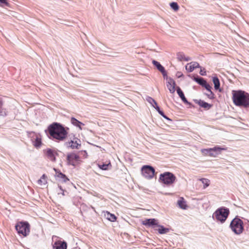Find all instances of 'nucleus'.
Instances as JSON below:
<instances>
[{
    "label": "nucleus",
    "instance_id": "1",
    "mask_svg": "<svg viewBox=\"0 0 249 249\" xmlns=\"http://www.w3.org/2000/svg\"><path fill=\"white\" fill-rule=\"evenodd\" d=\"M45 133L50 139L57 142L64 141L68 135V132L64 126L57 122L50 124L45 130Z\"/></svg>",
    "mask_w": 249,
    "mask_h": 249
},
{
    "label": "nucleus",
    "instance_id": "2",
    "mask_svg": "<svg viewBox=\"0 0 249 249\" xmlns=\"http://www.w3.org/2000/svg\"><path fill=\"white\" fill-rule=\"evenodd\" d=\"M232 101L238 107L247 108L249 107V93L241 90H232Z\"/></svg>",
    "mask_w": 249,
    "mask_h": 249
},
{
    "label": "nucleus",
    "instance_id": "3",
    "mask_svg": "<svg viewBox=\"0 0 249 249\" xmlns=\"http://www.w3.org/2000/svg\"><path fill=\"white\" fill-rule=\"evenodd\" d=\"M230 228L234 234L240 235L244 230L243 221L236 216L231 222Z\"/></svg>",
    "mask_w": 249,
    "mask_h": 249
},
{
    "label": "nucleus",
    "instance_id": "4",
    "mask_svg": "<svg viewBox=\"0 0 249 249\" xmlns=\"http://www.w3.org/2000/svg\"><path fill=\"white\" fill-rule=\"evenodd\" d=\"M230 214L229 209L225 207H222L217 209L213 214V217H215L217 221L223 223L227 219Z\"/></svg>",
    "mask_w": 249,
    "mask_h": 249
},
{
    "label": "nucleus",
    "instance_id": "5",
    "mask_svg": "<svg viewBox=\"0 0 249 249\" xmlns=\"http://www.w3.org/2000/svg\"><path fill=\"white\" fill-rule=\"evenodd\" d=\"M176 180V176L172 173L169 172H165L160 175L159 181L166 185V186H170L174 183Z\"/></svg>",
    "mask_w": 249,
    "mask_h": 249
},
{
    "label": "nucleus",
    "instance_id": "6",
    "mask_svg": "<svg viewBox=\"0 0 249 249\" xmlns=\"http://www.w3.org/2000/svg\"><path fill=\"white\" fill-rule=\"evenodd\" d=\"M30 224L27 221H20L18 222L16 226V229L19 234L24 236H27L30 232Z\"/></svg>",
    "mask_w": 249,
    "mask_h": 249
},
{
    "label": "nucleus",
    "instance_id": "7",
    "mask_svg": "<svg viewBox=\"0 0 249 249\" xmlns=\"http://www.w3.org/2000/svg\"><path fill=\"white\" fill-rule=\"evenodd\" d=\"M223 150H225V149L219 146H215L211 148L202 149L201 151L205 156L216 157L218 155L221 154V151Z\"/></svg>",
    "mask_w": 249,
    "mask_h": 249
},
{
    "label": "nucleus",
    "instance_id": "8",
    "mask_svg": "<svg viewBox=\"0 0 249 249\" xmlns=\"http://www.w3.org/2000/svg\"><path fill=\"white\" fill-rule=\"evenodd\" d=\"M143 176L147 179H152L155 175V170L150 165H143L141 169Z\"/></svg>",
    "mask_w": 249,
    "mask_h": 249
},
{
    "label": "nucleus",
    "instance_id": "9",
    "mask_svg": "<svg viewBox=\"0 0 249 249\" xmlns=\"http://www.w3.org/2000/svg\"><path fill=\"white\" fill-rule=\"evenodd\" d=\"M80 157L78 155L74 153H71L67 155V160L68 164L71 165L72 166H75V161H78Z\"/></svg>",
    "mask_w": 249,
    "mask_h": 249
},
{
    "label": "nucleus",
    "instance_id": "10",
    "mask_svg": "<svg viewBox=\"0 0 249 249\" xmlns=\"http://www.w3.org/2000/svg\"><path fill=\"white\" fill-rule=\"evenodd\" d=\"M44 152L46 156L50 160L52 161H55V156L57 155V153L56 151L52 149L47 148L46 150H44Z\"/></svg>",
    "mask_w": 249,
    "mask_h": 249
},
{
    "label": "nucleus",
    "instance_id": "11",
    "mask_svg": "<svg viewBox=\"0 0 249 249\" xmlns=\"http://www.w3.org/2000/svg\"><path fill=\"white\" fill-rule=\"evenodd\" d=\"M142 224L146 226V227H154L157 226L158 225V223L157 222V220L155 218H149L146 219L142 221Z\"/></svg>",
    "mask_w": 249,
    "mask_h": 249
},
{
    "label": "nucleus",
    "instance_id": "12",
    "mask_svg": "<svg viewBox=\"0 0 249 249\" xmlns=\"http://www.w3.org/2000/svg\"><path fill=\"white\" fill-rule=\"evenodd\" d=\"M53 248L54 249H67V244L64 241H57L54 243Z\"/></svg>",
    "mask_w": 249,
    "mask_h": 249
},
{
    "label": "nucleus",
    "instance_id": "13",
    "mask_svg": "<svg viewBox=\"0 0 249 249\" xmlns=\"http://www.w3.org/2000/svg\"><path fill=\"white\" fill-rule=\"evenodd\" d=\"M176 85L175 81L173 79L169 78L167 82V87L171 93L175 92Z\"/></svg>",
    "mask_w": 249,
    "mask_h": 249
},
{
    "label": "nucleus",
    "instance_id": "14",
    "mask_svg": "<svg viewBox=\"0 0 249 249\" xmlns=\"http://www.w3.org/2000/svg\"><path fill=\"white\" fill-rule=\"evenodd\" d=\"M197 68H200V66L199 63L196 62H192L188 63L185 67L186 70L190 72L193 71L195 69Z\"/></svg>",
    "mask_w": 249,
    "mask_h": 249
},
{
    "label": "nucleus",
    "instance_id": "15",
    "mask_svg": "<svg viewBox=\"0 0 249 249\" xmlns=\"http://www.w3.org/2000/svg\"><path fill=\"white\" fill-rule=\"evenodd\" d=\"M196 103L200 107L206 109H209L212 107V105L209 104L201 100H195Z\"/></svg>",
    "mask_w": 249,
    "mask_h": 249
},
{
    "label": "nucleus",
    "instance_id": "16",
    "mask_svg": "<svg viewBox=\"0 0 249 249\" xmlns=\"http://www.w3.org/2000/svg\"><path fill=\"white\" fill-rule=\"evenodd\" d=\"M177 93L178 94L179 97L181 98L182 101L184 103L190 105V103H189L187 101V99L186 98V97L184 96L183 92L182 91V90L179 87H178L177 88Z\"/></svg>",
    "mask_w": 249,
    "mask_h": 249
},
{
    "label": "nucleus",
    "instance_id": "17",
    "mask_svg": "<svg viewBox=\"0 0 249 249\" xmlns=\"http://www.w3.org/2000/svg\"><path fill=\"white\" fill-rule=\"evenodd\" d=\"M213 82L214 84V89L216 90H218L219 92H221L222 89L220 88V84L218 78L217 76L213 77Z\"/></svg>",
    "mask_w": 249,
    "mask_h": 249
},
{
    "label": "nucleus",
    "instance_id": "18",
    "mask_svg": "<svg viewBox=\"0 0 249 249\" xmlns=\"http://www.w3.org/2000/svg\"><path fill=\"white\" fill-rule=\"evenodd\" d=\"M66 144L67 146L70 147L72 149H79L81 146V144L78 143L77 141L74 142L73 141H71L70 142H66Z\"/></svg>",
    "mask_w": 249,
    "mask_h": 249
},
{
    "label": "nucleus",
    "instance_id": "19",
    "mask_svg": "<svg viewBox=\"0 0 249 249\" xmlns=\"http://www.w3.org/2000/svg\"><path fill=\"white\" fill-rule=\"evenodd\" d=\"M71 123L74 125V126H76L78 127H79L81 130L82 129V128L81 127V125H84V124L82 123V122L79 121L76 119H75L74 117H72L71 120Z\"/></svg>",
    "mask_w": 249,
    "mask_h": 249
},
{
    "label": "nucleus",
    "instance_id": "20",
    "mask_svg": "<svg viewBox=\"0 0 249 249\" xmlns=\"http://www.w3.org/2000/svg\"><path fill=\"white\" fill-rule=\"evenodd\" d=\"M157 226L159 228L158 231L160 234H165L169 231V229L168 228H165L164 226L162 225H160L158 224V225Z\"/></svg>",
    "mask_w": 249,
    "mask_h": 249
},
{
    "label": "nucleus",
    "instance_id": "21",
    "mask_svg": "<svg viewBox=\"0 0 249 249\" xmlns=\"http://www.w3.org/2000/svg\"><path fill=\"white\" fill-rule=\"evenodd\" d=\"M152 64L154 65L155 67H156V68L160 71L161 72L162 71H163V70H165L163 66H162L159 62L153 60H152Z\"/></svg>",
    "mask_w": 249,
    "mask_h": 249
},
{
    "label": "nucleus",
    "instance_id": "22",
    "mask_svg": "<svg viewBox=\"0 0 249 249\" xmlns=\"http://www.w3.org/2000/svg\"><path fill=\"white\" fill-rule=\"evenodd\" d=\"M178 204L181 209L183 210L186 209L187 207L186 202L184 201L183 197H181L180 199L178 201Z\"/></svg>",
    "mask_w": 249,
    "mask_h": 249
},
{
    "label": "nucleus",
    "instance_id": "23",
    "mask_svg": "<svg viewBox=\"0 0 249 249\" xmlns=\"http://www.w3.org/2000/svg\"><path fill=\"white\" fill-rule=\"evenodd\" d=\"M194 80L199 85L202 87H203L204 85L207 83L206 81L203 78L201 77L198 76L197 77H195Z\"/></svg>",
    "mask_w": 249,
    "mask_h": 249
},
{
    "label": "nucleus",
    "instance_id": "24",
    "mask_svg": "<svg viewBox=\"0 0 249 249\" xmlns=\"http://www.w3.org/2000/svg\"><path fill=\"white\" fill-rule=\"evenodd\" d=\"M42 144L41 139L36 137L35 140L33 141V145L36 148H39Z\"/></svg>",
    "mask_w": 249,
    "mask_h": 249
},
{
    "label": "nucleus",
    "instance_id": "25",
    "mask_svg": "<svg viewBox=\"0 0 249 249\" xmlns=\"http://www.w3.org/2000/svg\"><path fill=\"white\" fill-rule=\"evenodd\" d=\"M47 176L43 174L41 178L37 180V183L39 185H45L47 183Z\"/></svg>",
    "mask_w": 249,
    "mask_h": 249
},
{
    "label": "nucleus",
    "instance_id": "26",
    "mask_svg": "<svg viewBox=\"0 0 249 249\" xmlns=\"http://www.w3.org/2000/svg\"><path fill=\"white\" fill-rule=\"evenodd\" d=\"M105 215L107 217V218L111 222H114L116 220L117 218L115 215L113 214L110 213L109 212H107Z\"/></svg>",
    "mask_w": 249,
    "mask_h": 249
},
{
    "label": "nucleus",
    "instance_id": "27",
    "mask_svg": "<svg viewBox=\"0 0 249 249\" xmlns=\"http://www.w3.org/2000/svg\"><path fill=\"white\" fill-rule=\"evenodd\" d=\"M204 185V188H206L210 185V180L208 179L202 178L200 179Z\"/></svg>",
    "mask_w": 249,
    "mask_h": 249
},
{
    "label": "nucleus",
    "instance_id": "28",
    "mask_svg": "<svg viewBox=\"0 0 249 249\" xmlns=\"http://www.w3.org/2000/svg\"><path fill=\"white\" fill-rule=\"evenodd\" d=\"M109 166H111L110 163H109L108 164H104L103 163L102 164H99V167L103 170H107L108 169Z\"/></svg>",
    "mask_w": 249,
    "mask_h": 249
},
{
    "label": "nucleus",
    "instance_id": "29",
    "mask_svg": "<svg viewBox=\"0 0 249 249\" xmlns=\"http://www.w3.org/2000/svg\"><path fill=\"white\" fill-rule=\"evenodd\" d=\"M57 177L62 179L63 181L66 182L67 181L69 180V179L66 176V175L61 172L58 173Z\"/></svg>",
    "mask_w": 249,
    "mask_h": 249
},
{
    "label": "nucleus",
    "instance_id": "30",
    "mask_svg": "<svg viewBox=\"0 0 249 249\" xmlns=\"http://www.w3.org/2000/svg\"><path fill=\"white\" fill-rule=\"evenodd\" d=\"M171 7L175 11H177L179 9L178 3L176 2H172L170 4Z\"/></svg>",
    "mask_w": 249,
    "mask_h": 249
},
{
    "label": "nucleus",
    "instance_id": "31",
    "mask_svg": "<svg viewBox=\"0 0 249 249\" xmlns=\"http://www.w3.org/2000/svg\"><path fill=\"white\" fill-rule=\"evenodd\" d=\"M146 100L152 105V106L154 105V104H156V102L154 99L149 96L146 97Z\"/></svg>",
    "mask_w": 249,
    "mask_h": 249
},
{
    "label": "nucleus",
    "instance_id": "32",
    "mask_svg": "<svg viewBox=\"0 0 249 249\" xmlns=\"http://www.w3.org/2000/svg\"><path fill=\"white\" fill-rule=\"evenodd\" d=\"M177 58L179 61H182L185 58V55L183 53H178L177 54Z\"/></svg>",
    "mask_w": 249,
    "mask_h": 249
},
{
    "label": "nucleus",
    "instance_id": "33",
    "mask_svg": "<svg viewBox=\"0 0 249 249\" xmlns=\"http://www.w3.org/2000/svg\"><path fill=\"white\" fill-rule=\"evenodd\" d=\"M7 115L6 109L0 107V116H5Z\"/></svg>",
    "mask_w": 249,
    "mask_h": 249
},
{
    "label": "nucleus",
    "instance_id": "34",
    "mask_svg": "<svg viewBox=\"0 0 249 249\" xmlns=\"http://www.w3.org/2000/svg\"><path fill=\"white\" fill-rule=\"evenodd\" d=\"M158 113L165 119H166L167 120L171 121V119H170L166 115H165V114L164 113V112L162 110H160L159 112H158Z\"/></svg>",
    "mask_w": 249,
    "mask_h": 249
},
{
    "label": "nucleus",
    "instance_id": "35",
    "mask_svg": "<svg viewBox=\"0 0 249 249\" xmlns=\"http://www.w3.org/2000/svg\"><path fill=\"white\" fill-rule=\"evenodd\" d=\"M206 95L208 96V97L210 99H214V94L211 91H209V93L206 94Z\"/></svg>",
    "mask_w": 249,
    "mask_h": 249
},
{
    "label": "nucleus",
    "instance_id": "36",
    "mask_svg": "<svg viewBox=\"0 0 249 249\" xmlns=\"http://www.w3.org/2000/svg\"><path fill=\"white\" fill-rule=\"evenodd\" d=\"M0 3L3 5L9 6V3L8 2L7 0H0Z\"/></svg>",
    "mask_w": 249,
    "mask_h": 249
},
{
    "label": "nucleus",
    "instance_id": "37",
    "mask_svg": "<svg viewBox=\"0 0 249 249\" xmlns=\"http://www.w3.org/2000/svg\"><path fill=\"white\" fill-rule=\"evenodd\" d=\"M203 87H204L208 91H211L212 87L207 83Z\"/></svg>",
    "mask_w": 249,
    "mask_h": 249
},
{
    "label": "nucleus",
    "instance_id": "38",
    "mask_svg": "<svg viewBox=\"0 0 249 249\" xmlns=\"http://www.w3.org/2000/svg\"><path fill=\"white\" fill-rule=\"evenodd\" d=\"M152 107H154L158 112H159L160 110V107L158 106L157 102H156V104H154Z\"/></svg>",
    "mask_w": 249,
    "mask_h": 249
},
{
    "label": "nucleus",
    "instance_id": "39",
    "mask_svg": "<svg viewBox=\"0 0 249 249\" xmlns=\"http://www.w3.org/2000/svg\"><path fill=\"white\" fill-rule=\"evenodd\" d=\"M160 72L162 73V75H163V76L164 77V78H166V79H168L167 73V72L165 71V70H164L163 71H162Z\"/></svg>",
    "mask_w": 249,
    "mask_h": 249
},
{
    "label": "nucleus",
    "instance_id": "40",
    "mask_svg": "<svg viewBox=\"0 0 249 249\" xmlns=\"http://www.w3.org/2000/svg\"><path fill=\"white\" fill-rule=\"evenodd\" d=\"M199 73L201 75H206V71H205L204 69L203 70L201 69Z\"/></svg>",
    "mask_w": 249,
    "mask_h": 249
},
{
    "label": "nucleus",
    "instance_id": "41",
    "mask_svg": "<svg viewBox=\"0 0 249 249\" xmlns=\"http://www.w3.org/2000/svg\"><path fill=\"white\" fill-rule=\"evenodd\" d=\"M176 76L177 77H178V78H180L181 77H182L183 76V74L180 71H178L177 73H176Z\"/></svg>",
    "mask_w": 249,
    "mask_h": 249
},
{
    "label": "nucleus",
    "instance_id": "42",
    "mask_svg": "<svg viewBox=\"0 0 249 249\" xmlns=\"http://www.w3.org/2000/svg\"><path fill=\"white\" fill-rule=\"evenodd\" d=\"M58 187H59V189H60L61 191H62V193H61V194L63 196H65L64 191V190H63V189L62 188V187H61V186L58 185ZM60 194V193H59V192L58 193V195H59V194Z\"/></svg>",
    "mask_w": 249,
    "mask_h": 249
},
{
    "label": "nucleus",
    "instance_id": "43",
    "mask_svg": "<svg viewBox=\"0 0 249 249\" xmlns=\"http://www.w3.org/2000/svg\"><path fill=\"white\" fill-rule=\"evenodd\" d=\"M190 60H191V58L189 57L185 56V58L183 59V60H185L186 61H190Z\"/></svg>",
    "mask_w": 249,
    "mask_h": 249
},
{
    "label": "nucleus",
    "instance_id": "44",
    "mask_svg": "<svg viewBox=\"0 0 249 249\" xmlns=\"http://www.w3.org/2000/svg\"><path fill=\"white\" fill-rule=\"evenodd\" d=\"M3 106V102L1 100H0V107H1Z\"/></svg>",
    "mask_w": 249,
    "mask_h": 249
}]
</instances>
